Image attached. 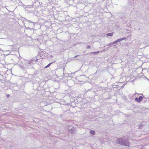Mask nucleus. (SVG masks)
Wrapping results in <instances>:
<instances>
[{
	"label": "nucleus",
	"mask_w": 149,
	"mask_h": 149,
	"mask_svg": "<svg viewBox=\"0 0 149 149\" xmlns=\"http://www.w3.org/2000/svg\"><path fill=\"white\" fill-rule=\"evenodd\" d=\"M117 143H119L122 145L124 146H127L129 144L128 143V142H125L123 141V140L121 139H117Z\"/></svg>",
	"instance_id": "obj_1"
},
{
	"label": "nucleus",
	"mask_w": 149,
	"mask_h": 149,
	"mask_svg": "<svg viewBox=\"0 0 149 149\" xmlns=\"http://www.w3.org/2000/svg\"><path fill=\"white\" fill-rule=\"evenodd\" d=\"M143 98V97L142 96H140L139 98L136 97L135 99V100L138 102H141Z\"/></svg>",
	"instance_id": "obj_2"
},
{
	"label": "nucleus",
	"mask_w": 149,
	"mask_h": 149,
	"mask_svg": "<svg viewBox=\"0 0 149 149\" xmlns=\"http://www.w3.org/2000/svg\"><path fill=\"white\" fill-rule=\"evenodd\" d=\"M126 39V38H125V37L123 38H120V39H117L116 40L115 42L114 43H116V42L121 41H122L123 40H125V39Z\"/></svg>",
	"instance_id": "obj_3"
},
{
	"label": "nucleus",
	"mask_w": 149,
	"mask_h": 149,
	"mask_svg": "<svg viewBox=\"0 0 149 149\" xmlns=\"http://www.w3.org/2000/svg\"><path fill=\"white\" fill-rule=\"evenodd\" d=\"M113 35V33H107V35L108 36H112Z\"/></svg>",
	"instance_id": "obj_4"
},
{
	"label": "nucleus",
	"mask_w": 149,
	"mask_h": 149,
	"mask_svg": "<svg viewBox=\"0 0 149 149\" xmlns=\"http://www.w3.org/2000/svg\"><path fill=\"white\" fill-rule=\"evenodd\" d=\"M90 133L92 135H94L95 134V132L93 130H91L90 132Z\"/></svg>",
	"instance_id": "obj_5"
},
{
	"label": "nucleus",
	"mask_w": 149,
	"mask_h": 149,
	"mask_svg": "<svg viewBox=\"0 0 149 149\" xmlns=\"http://www.w3.org/2000/svg\"><path fill=\"white\" fill-rule=\"evenodd\" d=\"M53 63V62H51V63H49V64L47 65L45 67V68H47V67H49V66H50V65L51 64H52Z\"/></svg>",
	"instance_id": "obj_6"
},
{
	"label": "nucleus",
	"mask_w": 149,
	"mask_h": 149,
	"mask_svg": "<svg viewBox=\"0 0 149 149\" xmlns=\"http://www.w3.org/2000/svg\"><path fill=\"white\" fill-rule=\"evenodd\" d=\"M99 53V52L97 51L96 52H93L91 53V54H98Z\"/></svg>",
	"instance_id": "obj_7"
},
{
	"label": "nucleus",
	"mask_w": 149,
	"mask_h": 149,
	"mask_svg": "<svg viewBox=\"0 0 149 149\" xmlns=\"http://www.w3.org/2000/svg\"><path fill=\"white\" fill-rule=\"evenodd\" d=\"M6 96L7 97H9V94H7L6 95Z\"/></svg>",
	"instance_id": "obj_8"
},
{
	"label": "nucleus",
	"mask_w": 149,
	"mask_h": 149,
	"mask_svg": "<svg viewBox=\"0 0 149 149\" xmlns=\"http://www.w3.org/2000/svg\"><path fill=\"white\" fill-rule=\"evenodd\" d=\"M91 48V46H88V47H87V48Z\"/></svg>",
	"instance_id": "obj_9"
},
{
	"label": "nucleus",
	"mask_w": 149,
	"mask_h": 149,
	"mask_svg": "<svg viewBox=\"0 0 149 149\" xmlns=\"http://www.w3.org/2000/svg\"><path fill=\"white\" fill-rule=\"evenodd\" d=\"M138 94V95H140V94H138V93H135V94H134V95H135V94Z\"/></svg>",
	"instance_id": "obj_10"
},
{
	"label": "nucleus",
	"mask_w": 149,
	"mask_h": 149,
	"mask_svg": "<svg viewBox=\"0 0 149 149\" xmlns=\"http://www.w3.org/2000/svg\"><path fill=\"white\" fill-rule=\"evenodd\" d=\"M77 56H75V57H77Z\"/></svg>",
	"instance_id": "obj_11"
}]
</instances>
